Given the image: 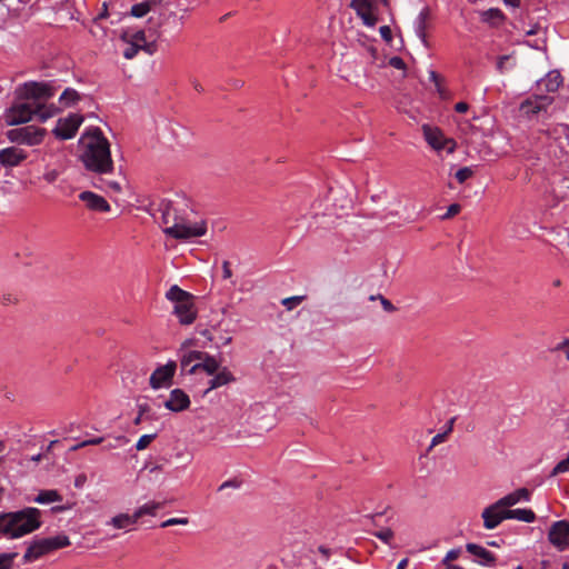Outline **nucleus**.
I'll list each match as a JSON object with an SVG mask.
<instances>
[{
    "label": "nucleus",
    "instance_id": "10",
    "mask_svg": "<svg viewBox=\"0 0 569 569\" xmlns=\"http://www.w3.org/2000/svg\"><path fill=\"white\" fill-rule=\"evenodd\" d=\"M548 540L559 551L569 549V522L567 520L553 522L548 532Z\"/></svg>",
    "mask_w": 569,
    "mask_h": 569
},
{
    "label": "nucleus",
    "instance_id": "41",
    "mask_svg": "<svg viewBox=\"0 0 569 569\" xmlns=\"http://www.w3.org/2000/svg\"><path fill=\"white\" fill-rule=\"evenodd\" d=\"M461 553V549L457 548V549H451L447 552V555L445 556V558L442 559L441 563L446 567H448V565H451L450 562L458 559V557L460 556Z\"/></svg>",
    "mask_w": 569,
    "mask_h": 569
},
{
    "label": "nucleus",
    "instance_id": "38",
    "mask_svg": "<svg viewBox=\"0 0 569 569\" xmlns=\"http://www.w3.org/2000/svg\"><path fill=\"white\" fill-rule=\"evenodd\" d=\"M157 437V433L143 435L136 443L138 451L144 450Z\"/></svg>",
    "mask_w": 569,
    "mask_h": 569
},
{
    "label": "nucleus",
    "instance_id": "14",
    "mask_svg": "<svg viewBox=\"0 0 569 569\" xmlns=\"http://www.w3.org/2000/svg\"><path fill=\"white\" fill-rule=\"evenodd\" d=\"M553 101V98L549 96H532L520 104V112L531 118L540 111L546 110Z\"/></svg>",
    "mask_w": 569,
    "mask_h": 569
},
{
    "label": "nucleus",
    "instance_id": "46",
    "mask_svg": "<svg viewBox=\"0 0 569 569\" xmlns=\"http://www.w3.org/2000/svg\"><path fill=\"white\" fill-rule=\"evenodd\" d=\"M460 210H461V206L460 204L452 203V204H450L448 207L447 212L443 216H441V219L442 220L450 219V218L455 217L456 214H458L460 212Z\"/></svg>",
    "mask_w": 569,
    "mask_h": 569
},
{
    "label": "nucleus",
    "instance_id": "1",
    "mask_svg": "<svg viewBox=\"0 0 569 569\" xmlns=\"http://www.w3.org/2000/svg\"><path fill=\"white\" fill-rule=\"evenodd\" d=\"M160 211L163 232L173 239L189 240L207 232V222L202 219L193 221L187 203L163 202Z\"/></svg>",
    "mask_w": 569,
    "mask_h": 569
},
{
    "label": "nucleus",
    "instance_id": "23",
    "mask_svg": "<svg viewBox=\"0 0 569 569\" xmlns=\"http://www.w3.org/2000/svg\"><path fill=\"white\" fill-rule=\"evenodd\" d=\"M428 18H429V10L426 8L418 14L416 22H415L416 34L421 40V42L425 47L429 46V43L427 41V34H426V30L428 27V24H427Z\"/></svg>",
    "mask_w": 569,
    "mask_h": 569
},
{
    "label": "nucleus",
    "instance_id": "59",
    "mask_svg": "<svg viewBox=\"0 0 569 569\" xmlns=\"http://www.w3.org/2000/svg\"><path fill=\"white\" fill-rule=\"evenodd\" d=\"M456 419H457L456 417H452V418L448 421L447 427H446V430H445V432H446L447 435H449V433H451V432H452L453 423H455Z\"/></svg>",
    "mask_w": 569,
    "mask_h": 569
},
{
    "label": "nucleus",
    "instance_id": "30",
    "mask_svg": "<svg viewBox=\"0 0 569 569\" xmlns=\"http://www.w3.org/2000/svg\"><path fill=\"white\" fill-rule=\"evenodd\" d=\"M162 507L160 502H148L141 507H139L133 513L134 518L138 520L146 515L156 516L157 510Z\"/></svg>",
    "mask_w": 569,
    "mask_h": 569
},
{
    "label": "nucleus",
    "instance_id": "5",
    "mask_svg": "<svg viewBox=\"0 0 569 569\" xmlns=\"http://www.w3.org/2000/svg\"><path fill=\"white\" fill-rule=\"evenodd\" d=\"M70 539L66 535H57L54 537L41 538L33 540L23 555V561L31 562L40 557L54 550L68 547Z\"/></svg>",
    "mask_w": 569,
    "mask_h": 569
},
{
    "label": "nucleus",
    "instance_id": "55",
    "mask_svg": "<svg viewBox=\"0 0 569 569\" xmlns=\"http://www.w3.org/2000/svg\"><path fill=\"white\" fill-rule=\"evenodd\" d=\"M102 442H103V438L102 437H97V438L83 440L81 442V446H96V445H100Z\"/></svg>",
    "mask_w": 569,
    "mask_h": 569
},
{
    "label": "nucleus",
    "instance_id": "37",
    "mask_svg": "<svg viewBox=\"0 0 569 569\" xmlns=\"http://www.w3.org/2000/svg\"><path fill=\"white\" fill-rule=\"evenodd\" d=\"M129 442V439L124 436H118L113 439V441L111 442H108L107 445L103 446V450L104 451H109V450H112V449H117L119 447H122L124 445H127Z\"/></svg>",
    "mask_w": 569,
    "mask_h": 569
},
{
    "label": "nucleus",
    "instance_id": "33",
    "mask_svg": "<svg viewBox=\"0 0 569 569\" xmlns=\"http://www.w3.org/2000/svg\"><path fill=\"white\" fill-rule=\"evenodd\" d=\"M350 7L356 10L357 14L371 9V0H351Z\"/></svg>",
    "mask_w": 569,
    "mask_h": 569
},
{
    "label": "nucleus",
    "instance_id": "18",
    "mask_svg": "<svg viewBox=\"0 0 569 569\" xmlns=\"http://www.w3.org/2000/svg\"><path fill=\"white\" fill-rule=\"evenodd\" d=\"M192 346V340H186L179 350L180 353V367L182 370H187L189 372V369L192 363L200 362L202 356V351H196V350H188V348Z\"/></svg>",
    "mask_w": 569,
    "mask_h": 569
},
{
    "label": "nucleus",
    "instance_id": "3",
    "mask_svg": "<svg viewBox=\"0 0 569 569\" xmlns=\"http://www.w3.org/2000/svg\"><path fill=\"white\" fill-rule=\"evenodd\" d=\"M42 525L41 511L27 507L18 511L0 513V535L18 539L38 530Z\"/></svg>",
    "mask_w": 569,
    "mask_h": 569
},
{
    "label": "nucleus",
    "instance_id": "31",
    "mask_svg": "<svg viewBox=\"0 0 569 569\" xmlns=\"http://www.w3.org/2000/svg\"><path fill=\"white\" fill-rule=\"evenodd\" d=\"M503 18H505V16H503L502 11L497 8L488 9L481 13V20L483 22H488V23H492V24H496V23L502 21Z\"/></svg>",
    "mask_w": 569,
    "mask_h": 569
},
{
    "label": "nucleus",
    "instance_id": "39",
    "mask_svg": "<svg viewBox=\"0 0 569 569\" xmlns=\"http://www.w3.org/2000/svg\"><path fill=\"white\" fill-rule=\"evenodd\" d=\"M375 537L380 539L382 542L390 545L393 539V531L390 528H383L373 533Z\"/></svg>",
    "mask_w": 569,
    "mask_h": 569
},
{
    "label": "nucleus",
    "instance_id": "28",
    "mask_svg": "<svg viewBox=\"0 0 569 569\" xmlns=\"http://www.w3.org/2000/svg\"><path fill=\"white\" fill-rule=\"evenodd\" d=\"M57 111L58 109L53 104L47 106L44 103H37L36 119L44 122L49 118L53 117Z\"/></svg>",
    "mask_w": 569,
    "mask_h": 569
},
{
    "label": "nucleus",
    "instance_id": "21",
    "mask_svg": "<svg viewBox=\"0 0 569 569\" xmlns=\"http://www.w3.org/2000/svg\"><path fill=\"white\" fill-rule=\"evenodd\" d=\"M530 500V491L526 488L517 489L505 497L497 500L499 506H502L506 509H510V507L517 505L520 501H529Z\"/></svg>",
    "mask_w": 569,
    "mask_h": 569
},
{
    "label": "nucleus",
    "instance_id": "26",
    "mask_svg": "<svg viewBox=\"0 0 569 569\" xmlns=\"http://www.w3.org/2000/svg\"><path fill=\"white\" fill-rule=\"evenodd\" d=\"M541 83L548 92H555L562 83L561 74L558 71H550Z\"/></svg>",
    "mask_w": 569,
    "mask_h": 569
},
{
    "label": "nucleus",
    "instance_id": "25",
    "mask_svg": "<svg viewBox=\"0 0 569 569\" xmlns=\"http://www.w3.org/2000/svg\"><path fill=\"white\" fill-rule=\"evenodd\" d=\"M508 519L532 522L536 519V515L531 509H508Z\"/></svg>",
    "mask_w": 569,
    "mask_h": 569
},
{
    "label": "nucleus",
    "instance_id": "35",
    "mask_svg": "<svg viewBox=\"0 0 569 569\" xmlns=\"http://www.w3.org/2000/svg\"><path fill=\"white\" fill-rule=\"evenodd\" d=\"M61 171L57 168H49V167H46V170L43 172V176H42V179L47 182V183H53L57 181V179L59 178Z\"/></svg>",
    "mask_w": 569,
    "mask_h": 569
},
{
    "label": "nucleus",
    "instance_id": "61",
    "mask_svg": "<svg viewBox=\"0 0 569 569\" xmlns=\"http://www.w3.org/2000/svg\"><path fill=\"white\" fill-rule=\"evenodd\" d=\"M133 39H134L136 41H144V39H146L144 31H142V30L137 31V32L133 34Z\"/></svg>",
    "mask_w": 569,
    "mask_h": 569
},
{
    "label": "nucleus",
    "instance_id": "12",
    "mask_svg": "<svg viewBox=\"0 0 569 569\" xmlns=\"http://www.w3.org/2000/svg\"><path fill=\"white\" fill-rule=\"evenodd\" d=\"M481 517L486 529L497 528L503 520L508 519V509L499 506V502L488 506L483 509Z\"/></svg>",
    "mask_w": 569,
    "mask_h": 569
},
{
    "label": "nucleus",
    "instance_id": "29",
    "mask_svg": "<svg viewBox=\"0 0 569 569\" xmlns=\"http://www.w3.org/2000/svg\"><path fill=\"white\" fill-rule=\"evenodd\" d=\"M136 522L137 519L134 518V513L132 516L120 513L110 520V523L117 529L127 528L128 526L134 525Z\"/></svg>",
    "mask_w": 569,
    "mask_h": 569
},
{
    "label": "nucleus",
    "instance_id": "54",
    "mask_svg": "<svg viewBox=\"0 0 569 569\" xmlns=\"http://www.w3.org/2000/svg\"><path fill=\"white\" fill-rule=\"evenodd\" d=\"M380 34L381 37L387 40V41H390L391 38H392V34H391V29L389 26H382L380 27Z\"/></svg>",
    "mask_w": 569,
    "mask_h": 569
},
{
    "label": "nucleus",
    "instance_id": "40",
    "mask_svg": "<svg viewBox=\"0 0 569 569\" xmlns=\"http://www.w3.org/2000/svg\"><path fill=\"white\" fill-rule=\"evenodd\" d=\"M472 176H473V170L470 167H463V168L459 169L455 174V177L459 183H463L466 180H468Z\"/></svg>",
    "mask_w": 569,
    "mask_h": 569
},
{
    "label": "nucleus",
    "instance_id": "20",
    "mask_svg": "<svg viewBox=\"0 0 569 569\" xmlns=\"http://www.w3.org/2000/svg\"><path fill=\"white\" fill-rule=\"evenodd\" d=\"M200 362L193 363L189 369V373H196L197 370L201 369L207 375L212 376L217 371H219L222 367H220V362L211 355L207 352H202Z\"/></svg>",
    "mask_w": 569,
    "mask_h": 569
},
{
    "label": "nucleus",
    "instance_id": "22",
    "mask_svg": "<svg viewBox=\"0 0 569 569\" xmlns=\"http://www.w3.org/2000/svg\"><path fill=\"white\" fill-rule=\"evenodd\" d=\"M466 550L477 557L479 559V563L482 566H491L496 561L495 555L480 545L467 543Z\"/></svg>",
    "mask_w": 569,
    "mask_h": 569
},
{
    "label": "nucleus",
    "instance_id": "45",
    "mask_svg": "<svg viewBox=\"0 0 569 569\" xmlns=\"http://www.w3.org/2000/svg\"><path fill=\"white\" fill-rule=\"evenodd\" d=\"M189 523V519L188 518H170L166 521H163L160 527L161 528H167V527H170V526H176V525H182V526H186Z\"/></svg>",
    "mask_w": 569,
    "mask_h": 569
},
{
    "label": "nucleus",
    "instance_id": "32",
    "mask_svg": "<svg viewBox=\"0 0 569 569\" xmlns=\"http://www.w3.org/2000/svg\"><path fill=\"white\" fill-rule=\"evenodd\" d=\"M151 10V6L148 1L133 4L131 7V14L137 18L146 16Z\"/></svg>",
    "mask_w": 569,
    "mask_h": 569
},
{
    "label": "nucleus",
    "instance_id": "53",
    "mask_svg": "<svg viewBox=\"0 0 569 569\" xmlns=\"http://www.w3.org/2000/svg\"><path fill=\"white\" fill-rule=\"evenodd\" d=\"M222 277L223 279H229L232 277V271H231V268H230V262L224 260L222 262Z\"/></svg>",
    "mask_w": 569,
    "mask_h": 569
},
{
    "label": "nucleus",
    "instance_id": "15",
    "mask_svg": "<svg viewBox=\"0 0 569 569\" xmlns=\"http://www.w3.org/2000/svg\"><path fill=\"white\" fill-rule=\"evenodd\" d=\"M163 405L172 412H180L189 408L190 398L182 389L177 388L171 390Z\"/></svg>",
    "mask_w": 569,
    "mask_h": 569
},
{
    "label": "nucleus",
    "instance_id": "58",
    "mask_svg": "<svg viewBox=\"0 0 569 569\" xmlns=\"http://www.w3.org/2000/svg\"><path fill=\"white\" fill-rule=\"evenodd\" d=\"M70 508H71L70 505H68V506H54V507H52L51 511L54 512V513L63 512V511L69 510Z\"/></svg>",
    "mask_w": 569,
    "mask_h": 569
},
{
    "label": "nucleus",
    "instance_id": "56",
    "mask_svg": "<svg viewBox=\"0 0 569 569\" xmlns=\"http://www.w3.org/2000/svg\"><path fill=\"white\" fill-rule=\"evenodd\" d=\"M468 109H469V106H468V103H466V102H458V103H456V106H455V110H456L457 112H459V113H465V112H467V111H468Z\"/></svg>",
    "mask_w": 569,
    "mask_h": 569
},
{
    "label": "nucleus",
    "instance_id": "8",
    "mask_svg": "<svg viewBox=\"0 0 569 569\" xmlns=\"http://www.w3.org/2000/svg\"><path fill=\"white\" fill-rule=\"evenodd\" d=\"M422 131L426 141L432 149L437 151L446 150L448 153L455 152L457 147L456 141L453 139L446 138L440 129L423 124Z\"/></svg>",
    "mask_w": 569,
    "mask_h": 569
},
{
    "label": "nucleus",
    "instance_id": "19",
    "mask_svg": "<svg viewBox=\"0 0 569 569\" xmlns=\"http://www.w3.org/2000/svg\"><path fill=\"white\" fill-rule=\"evenodd\" d=\"M236 380L234 375L229 370V368L222 367L219 371L212 375V378L208 381V389L204 391V395L213 389L232 383Z\"/></svg>",
    "mask_w": 569,
    "mask_h": 569
},
{
    "label": "nucleus",
    "instance_id": "44",
    "mask_svg": "<svg viewBox=\"0 0 569 569\" xmlns=\"http://www.w3.org/2000/svg\"><path fill=\"white\" fill-rule=\"evenodd\" d=\"M140 49H144V47H141V46H138L136 43H131L129 44L126 50L123 51V57L126 59H132L136 57V54L138 53V51Z\"/></svg>",
    "mask_w": 569,
    "mask_h": 569
},
{
    "label": "nucleus",
    "instance_id": "9",
    "mask_svg": "<svg viewBox=\"0 0 569 569\" xmlns=\"http://www.w3.org/2000/svg\"><path fill=\"white\" fill-rule=\"evenodd\" d=\"M83 121V117L78 113H70L66 118H60L57 121V126L53 129V134L61 139V140H68L76 136L79 127L81 126Z\"/></svg>",
    "mask_w": 569,
    "mask_h": 569
},
{
    "label": "nucleus",
    "instance_id": "64",
    "mask_svg": "<svg viewBox=\"0 0 569 569\" xmlns=\"http://www.w3.org/2000/svg\"><path fill=\"white\" fill-rule=\"evenodd\" d=\"M407 566H408V559H407V558H405V559H402V560L398 563L397 569H406V567H407Z\"/></svg>",
    "mask_w": 569,
    "mask_h": 569
},
{
    "label": "nucleus",
    "instance_id": "51",
    "mask_svg": "<svg viewBox=\"0 0 569 569\" xmlns=\"http://www.w3.org/2000/svg\"><path fill=\"white\" fill-rule=\"evenodd\" d=\"M555 350L563 351L566 353V358L569 360V339H565L560 342Z\"/></svg>",
    "mask_w": 569,
    "mask_h": 569
},
{
    "label": "nucleus",
    "instance_id": "57",
    "mask_svg": "<svg viewBox=\"0 0 569 569\" xmlns=\"http://www.w3.org/2000/svg\"><path fill=\"white\" fill-rule=\"evenodd\" d=\"M429 74H430V80H431L432 82H435V84H436V87H437L438 91H440V84H439L440 78H439L438 73H437L436 71L431 70V71L429 72Z\"/></svg>",
    "mask_w": 569,
    "mask_h": 569
},
{
    "label": "nucleus",
    "instance_id": "63",
    "mask_svg": "<svg viewBox=\"0 0 569 569\" xmlns=\"http://www.w3.org/2000/svg\"><path fill=\"white\" fill-rule=\"evenodd\" d=\"M86 481V477L84 476H79L76 478V481H74V486L80 488Z\"/></svg>",
    "mask_w": 569,
    "mask_h": 569
},
{
    "label": "nucleus",
    "instance_id": "17",
    "mask_svg": "<svg viewBox=\"0 0 569 569\" xmlns=\"http://www.w3.org/2000/svg\"><path fill=\"white\" fill-rule=\"evenodd\" d=\"M79 199L82 202H84L86 207L89 210L98 211V212L110 211V204L108 203V201L103 197H101L92 191H82L79 194Z\"/></svg>",
    "mask_w": 569,
    "mask_h": 569
},
{
    "label": "nucleus",
    "instance_id": "34",
    "mask_svg": "<svg viewBox=\"0 0 569 569\" xmlns=\"http://www.w3.org/2000/svg\"><path fill=\"white\" fill-rule=\"evenodd\" d=\"M17 552L0 553V569H11Z\"/></svg>",
    "mask_w": 569,
    "mask_h": 569
},
{
    "label": "nucleus",
    "instance_id": "42",
    "mask_svg": "<svg viewBox=\"0 0 569 569\" xmlns=\"http://www.w3.org/2000/svg\"><path fill=\"white\" fill-rule=\"evenodd\" d=\"M358 16L362 19L366 26L373 27L377 23V17L372 13V9H369Z\"/></svg>",
    "mask_w": 569,
    "mask_h": 569
},
{
    "label": "nucleus",
    "instance_id": "36",
    "mask_svg": "<svg viewBox=\"0 0 569 569\" xmlns=\"http://www.w3.org/2000/svg\"><path fill=\"white\" fill-rule=\"evenodd\" d=\"M305 299V296H293L282 299L281 303L287 310H292L298 307Z\"/></svg>",
    "mask_w": 569,
    "mask_h": 569
},
{
    "label": "nucleus",
    "instance_id": "27",
    "mask_svg": "<svg viewBox=\"0 0 569 569\" xmlns=\"http://www.w3.org/2000/svg\"><path fill=\"white\" fill-rule=\"evenodd\" d=\"M81 99V96L79 92L72 88H67L60 96L59 101L63 107H72L74 106L79 100Z\"/></svg>",
    "mask_w": 569,
    "mask_h": 569
},
{
    "label": "nucleus",
    "instance_id": "4",
    "mask_svg": "<svg viewBox=\"0 0 569 569\" xmlns=\"http://www.w3.org/2000/svg\"><path fill=\"white\" fill-rule=\"evenodd\" d=\"M166 298L174 303L173 313L181 325L188 326L196 320L197 309L191 293L173 284L167 291Z\"/></svg>",
    "mask_w": 569,
    "mask_h": 569
},
{
    "label": "nucleus",
    "instance_id": "11",
    "mask_svg": "<svg viewBox=\"0 0 569 569\" xmlns=\"http://www.w3.org/2000/svg\"><path fill=\"white\" fill-rule=\"evenodd\" d=\"M176 369L177 363L174 361H169L166 365L158 367L150 376V387L152 389H160L171 386Z\"/></svg>",
    "mask_w": 569,
    "mask_h": 569
},
{
    "label": "nucleus",
    "instance_id": "49",
    "mask_svg": "<svg viewBox=\"0 0 569 569\" xmlns=\"http://www.w3.org/2000/svg\"><path fill=\"white\" fill-rule=\"evenodd\" d=\"M389 64L396 69L402 70L406 68V63L400 57H392L389 60Z\"/></svg>",
    "mask_w": 569,
    "mask_h": 569
},
{
    "label": "nucleus",
    "instance_id": "24",
    "mask_svg": "<svg viewBox=\"0 0 569 569\" xmlns=\"http://www.w3.org/2000/svg\"><path fill=\"white\" fill-rule=\"evenodd\" d=\"M34 502L40 505H48L51 502H60L62 501V496L59 491L50 489V490H40L37 497L33 499Z\"/></svg>",
    "mask_w": 569,
    "mask_h": 569
},
{
    "label": "nucleus",
    "instance_id": "48",
    "mask_svg": "<svg viewBox=\"0 0 569 569\" xmlns=\"http://www.w3.org/2000/svg\"><path fill=\"white\" fill-rule=\"evenodd\" d=\"M447 436H448V435H447L445 431H443V432H440V433H437V435L432 438V440H431V443H430L429 450H431L433 447H436V446H438V445L442 443V442L446 440Z\"/></svg>",
    "mask_w": 569,
    "mask_h": 569
},
{
    "label": "nucleus",
    "instance_id": "60",
    "mask_svg": "<svg viewBox=\"0 0 569 569\" xmlns=\"http://www.w3.org/2000/svg\"><path fill=\"white\" fill-rule=\"evenodd\" d=\"M108 187H109L110 189H112L113 191H116V192H120V191H121V186H120V183H118V182H116V181H110V182H108Z\"/></svg>",
    "mask_w": 569,
    "mask_h": 569
},
{
    "label": "nucleus",
    "instance_id": "62",
    "mask_svg": "<svg viewBox=\"0 0 569 569\" xmlns=\"http://www.w3.org/2000/svg\"><path fill=\"white\" fill-rule=\"evenodd\" d=\"M138 410H139L138 413L143 416L149 410L148 403H139L138 405Z\"/></svg>",
    "mask_w": 569,
    "mask_h": 569
},
{
    "label": "nucleus",
    "instance_id": "16",
    "mask_svg": "<svg viewBox=\"0 0 569 569\" xmlns=\"http://www.w3.org/2000/svg\"><path fill=\"white\" fill-rule=\"evenodd\" d=\"M27 152L18 147H9L0 150V164L3 167H17L27 159Z\"/></svg>",
    "mask_w": 569,
    "mask_h": 569
},
{
    "label": "nucleus",
    "instance_id": "6",
    "mask_svg": "<svg viewBox=\"0 0 569 569\" xmlns=\"http://www.w3.org/2000/svg\"><path fill=\"white\" fill-rule=\"evenodd\" d=\"M46 129L34 126L11 129L7 132V138L18 144L37 146L43 141Z\"/></svg>",
    "mask_w": 569,
    "mask_h": 569
},
{
    "label": "nucleus",
    "instance_id": "52",
    "mask_svg": "<svg viewBox=\"0 0 569 569\" xmlns=\"http://www.w3.org/2000/svg\"><path fill=\"white\" fill-rule=\"evenodd\" d=\"M379 299L381 301V305L383 307V309L388 312H393L396 310L395 306L391 303V301H389L388 299H386L385 297H382L381 295H379Z\"/></svg>",
    "mask_w": 569,
    "mask_h": 569
},
{
    "label": "nucleus",
    "instance_id": "2",
    "mask_svg": "<svg viewBox=\"0 0 569 569\" xmlns=\"http://www.w3.org/2000/svg\"><path fill=\"white\" fill-rule=\"evenodd\" d=\"M80 142L83 147L80 159L87 170L97 174H108L113 171L110 143L99 128L86 131Z\"/></svg>",
    "mask_w": 569,
    "mask_h": 569
},
{
    "label": "nucleus",
    "instance_id": "43",
    "mask_svg": "<svg viewBox=\"0 0 569 569\" xmlns=\"http://www.w3.org/2000/svg\"><path fill=\"white\" fill-rule=\"evenodd\" d=\"M569 469V452L566 459L559 461L556 467L551 471V476H557L561 472H565Z\"/></svg>",
    "mask_w": 569,
    "mask_h": 569
},
{
    "label": "nucleus",
    "instance_id": "13",
    "mask_svg": "<svg viewBox=\"0 0 569 569\" xmlns=\"http://www.w3.org/2000/svg\"><path fill=\"white\" fill-rule=\"evenodd\" d=\"M53 94L52 88L46 83L30 82L23 86V97L30 102L42 103L41 100L50 99Z\"/></svg>",
    "mask_w": 569,
    "mask_h": 569
},
{
    "label": "nucleus",
    "instance_id": "47",
    "mask_svg": "<svg viewBox=\"0 0 569 569\" xmlns=\"http://www.w3.org/2000/svg\"><path fill=\"white\" fill-rule=\"evenodd\" d=\"M511 60V56L509 54H506V56H501L499 57L498 61H497V70L500 72V73H503L507 69H508V62Z\"/></svg>",
    "mask_w": 569,
    "mask_h": 569
},
{
    "label": "nucleus",
    "instance_id": "50",
    "mask_svg": "<svg viewBox=\"0 0 569 569\" xmlns=\"http://www.w3.org/2000/svg\"><path fill=\"white\" fill-rule=\"evenodd\" d=\"M239 487H240V481H238L236 479H231V480H227L222 485H220L218 490L222 491L226 488H239Z\"/></svg>",
    "mask_w": 569,
    "mask_h": 569
},
{
    "label": "nucleus",
    "instance_id": "7",
    "mask_svg": "<svg viewBox=\"0 0 569 569\" xmlns=\"http://www.w3.org/2000/svg\"><path fill=\"white\" fill-rule=\"evenodd\" d=\"M36 107L37 103L29 100L13 104L6 112V123L8 126H17L32 120L36 118Z\"/></svg>",
    "mask_w": 569,
    "mask_h": 569
}]
</instances>
